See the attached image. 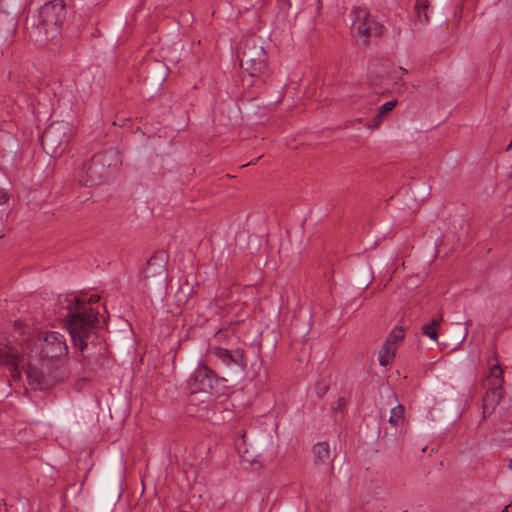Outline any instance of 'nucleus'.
Segmentation results:
<instances>
[{"mask_svg": "<svg viewBox=\"0 0 512 512\" xmlns=\"http://www.w3.org/2000/svg\"><path fill=\"white\" fill-rule=\"evenodd\" d=\"M14 341L0 338V364L6 365L13 376L24 367H32L34 360L54 359L67 354L64 336L56 331L40 333L34 338L31 329L21 320L14 323Z\"/></svg>", "mask_w": 512, "mask_h": 512, "instance_id": "obj_1", "label": "nucleus"}, {"mask_svg": "<svg viewBox=\"0 0 512 512\" xmlns=\"http://www.w3.org/2000/svg\"><path fill=\"white\" fill-rule=\"evenodd\" d=\"M100 297L80 295L59 299L64 324L71 336L72 342L81 352L95 337L97 332L98 311L92 308V304L98 302Z\"/></svg>", "mask_w": 512, "mask_h": 512, "instance_id": "obj_2", "label": "nucleus"}, {"mask_svg": "<svg viewBox=\"0 0 512 512\" xmlns=\"http://www.w3.org/2000/svg\"><path fill=\"white\" fill-rule=\"evenodd\" d=\"M66 18L65 3L63 0H51L39 10L38 21L29 29V36L36 42L43 43L55 38Z\"/></svg>", "mask_w": 512, "mask_h": 512, "instance_id": "obj_3", "label": "nucleus"}, {"mask_svg": "<svg viewBox=\"0 0 512 512\" xmlns=\"http://www.w3.org/2000/svg\"><path fill=\"white\" fill-rule=\"evenodd\" d=\"M241 67L251 77H261L267 74V53L260 37L252 35L243 41L239 55Z\"/></svg>", "mask_w": 512, "mask_h": 512, "instance_id": "obj_4", "label": "nucleus"}, {"mask_svg": "<svg viewBox=\"0 0 512 512\" xmlns=\"http://www.w3.org/2000/svg\"><path fill=\"white\" fill-rule=\"evenodd\" d=\"M73 135L74 128L70 123L53 122L43 132L41 145L47 154L56 157L65 151Z\"/></svg>", "mask_w": 512, "mask_h": 512, "instance_id": "obj_5", "label": "nucleus"}, {"mask_svg": "<svg viewBox=\"0 0 512 512\" xmlns=\"http://www.w3.org/2000/svg\"><path fill=\"white\" fill-rule=\"evenodd\" d=\"M352 14V33L362 38L364 43L368 42L371 36L382 34L383 26L373 19L366 8L357 7L352 11Z\"/></svg>", "mask_w": 512, "mask_h": 512, "instance_id": "obj_6", "label": "nucleus"}, {"mask_svg": "<svg viewBox=\"0 0 512 512\" xmlns=\"http://www.w3.org/2000/svg\"><path fill=\"white\" fill-rule=\"evenodd\" d=\"M503 371L499 364H495L490 368L489 376L486 379L489 391L483 398V414H490L495 405L499 403L501 397V388L503 384Z\"/></svg>", "mask_w": 512, "mask_h": 512, "instance_id": "obj_7", "label": "nucleus"}, {"mask_svg": "<svg viewBox=\"0 0 512 512\" xmlns=\"http://www.w3.org/2000/svg\"><path fill=\"white\" fill-rule=\"evenodd\" d=\"M188 385L191 393L205 392L212 394L216 391L217 378L215 373L206 365H199L191 374Z\"/></svg>", "mask_w": 512, "mask_h": 512, "instance_id": "obj_8", "label": "nucleus"}, {"mask_svg": "<svg viewBox=\"0 0 512 512\" xmlns=\"http://www.w3.org/2000/svg\"><path fill=\"white\" fill-rule=\"evenodd\" d=\"M108 177V172L102 166L95 165V161L91 158L82 165L78 179L80 184L94 187L105 182Z\"/></svg>", "mask_w": 512, "mask_h": 512, "instance_id": "obj_9", "label": "nucleus"}, {"mask_svg": "<svg viewBox=\"0 0 512 512\" xmlns=\"http://www.w3.org/2000/svg\"><path fill=\"white\" fill-rule=\"evenodd\" d=\"M167 262L168 255L165 251L160 250L155 252L147 261L146 268L142 272V279L145 282L150 278H157L162 281L165 280Z\"/></svg>", "mask_w": 512, "mask_h": 512, "instance_id": "obj_10", "label": "nucleus"}, {"mask_svg": "<svg viewBox=\"0 0 512 512\" xmlns=\"http://www.w3.org/2000/svg\"><path fill=\"white\" fill-rule=\"evenodd\" d=\"M214 355L227 366H238L245 368L247 366V359L243 349L237 348L233 351L217 347L214 349Z\"/></svg>", "mask_w": 512, "mask_h": 512, "instance_id": "obj_11", "label": "nucleus"}, {"mask_svg": "<svg viewBox=\"0 0 512 512\" xmlns=\"http://www.w3.org/2000/svg\"><path fill=\"white\" fill-rule=\"evenodd\" d=\"M95 165L102 166L110 175L111 169H115L122 164L120 152L115 148L105 149L92 156Z\"/></svg>", "mask_w": 512, "mask_h": 512, "instance_id": "obj_12", "label": "nucleus"}, {"mask_svg": "<svg viewBox=\"0 0 512 512\" xmlns=\"http://www.w3.org/2000/svg\"><path fill=\"white\" fill-rule=\"evenodd\" d=\"M315 464L330 465L332 463L330 446L327 442H318L313 447Z\"/></svg>", "mask_w": 512, "mask_h": 512, "instance_id": "obj_13", "label": "nucleus"}, {"mask_svg": "<svg viewBox=\"0 0 512 512\" xmlns=\"http://www.w3.org/2000/svg\"><path fill=\"white\" fill-rule=\"evenodd\" d=\"M396 353V345L391 344L390 341H385L384 345L379 351V363L381 366H387L393 360Z\"/></svg>", "mask_w": 512, "mask_h": 512, "instance_id": "obj_14", "label": "nucleus"}, {"mask_svg": "<svg viewBox=\"0 0 512 512\" xmlns=\"http://www.w3.org/2000/svg\"><path fill=\"white\" fill-rule=\"evenodd\" d=\"M440 320L432 319L428 324L423 325L422 332L428 336L431 340L436 341L438 339V328Z\"/></svg>", "mask_w": 512, "mask_h": 512, "instance_id": "obj_15", "label": "nucleus"}, {"mask_svg": "<svg viewBox=\"0 0 512 512\" xmlns=\"http://www.w3.org/2000/svg\"><path fill=\"white\" fill-rule=\"evenodd\" d=\"M404 417V406L399 404L392 408L390 411L389 423L393 426H397Z\"/></svg>", "mask_w": 512, "mask_h": 512, "instance_id": "obj_16", "label": "nucleus"}, {"mask_svg": "<svg viewBox=\"0 0 512 512\" xmlns=\"http://www.w3.org/2000/svg\"><path fill=\"white\" fill-rule=\"evenodd\" d=\"M404 338V330L402 327H395L387 337L386 341H390L391 344L396 345L397 341H401Z\"/></svg>", "mask_w": 512, "mask_h": 512, "instance_id": "obj_17", "label": "nucleus"}, {"mask_svg": "<svg viewBox=\"0 0 512 512\" xmlns=\"http://www.w3.org/2000/svg\"><path fill=\"white\" fill-rule=\"evenodd\" d=\"M397 105V100H391V101H388L386 103H384L383 105H381L379 108H378V111L380 113V116H383L385 117L390 111H392Z\"/></svg>", "mask_w": 512, "mask_h": 512, "instance_id": "obj_18", "label": "nucleus"}, {"mask_svg": "<svg viewBox=\"0 0 512 512\" xmlns=\"http://www.w3.org/2000/svg\"><path fill=\"white\" fill-rule=\"evenodd\" d=\"M429 3H430V0H417L416 1V4H415V9L417 10V12L420 14V11L423 10L424 11V17L425 19L427 20L428 19V16H427V13H426V10L428 9L429 7Z\"/></svg>", "mask_w": 512, "mask_h": 512, "instance_id": "obj_19", "label": "nucleus"}, {"mask_svg": "<svg viewBox=\"0 0 512 512\" xmlns=\"http://www.w3.org/2000/svg\"><path fill=\"white\" fill-rule=\"evenodd\" d=\"M384 117L380 116V113L377 112V114L374 116V118L367 124V127L369 129L378 128L380 124L382 123Z\"/></svg>", "mask_w": 512, "mask_h": 512, "instance_id": "obj_20", "label": "nucleus"}, {"mask_svg": "<svg viewBox=\"0 0 512 512\" xmlns=\"http://www.w3.org/2000/svg\"><path fill=\"white\" fill-rule=\"evenodd\" d=\"M328 390V384L326 382H320L316 385L315 391L319 397H323Z\"/></svg>", "mask_w": 512, "mask_h": 512, "instance_id": "obj_21", "label": "nucleus"}, {"mask_svg": "<svg viewBox=\"0 0 512 512\" xmlns=\"http://www.w3.org/2000/svg\"><path fill=\"white\" fill-rule=\"evenodd\" d=\"M88 381L87 378H81L75 383V389L77 391H81L84 384H86Z\"/></svg>", "mask_w": 512, "mask_h": 512, "instance_id": "obj_22", "label": "nucleus"}, {"mask_svg": "<svg viewBox=\"0 0 512 512\" xmlns=\"http://www.w3.org/2000/svg\"><path fill=\"white\" fill-rule=\"evenodd\" d=\"M8 200V195L3 190H0V205L6 203Z\"/></svg>", "mask_w": 512, "mask_h": 512, "instance_id": "obj_23", "label": "nucleus"}, {"mask_svg": "<svg viewBox=\"0 0 512 512\" xmlns=\"http://www.w3.org/2000/svg\"><path fill=\"white\" fill-rule=\"evenodd\" d=\"M369 79H370V82H371L372 85L377 86L379 84L377 76L373 77L372 75H370Z\"/></svg>", "mask_w": 512, "mask_h": 512, "instance_id": "obj_24", "label": "nucleus"}, {"mask_svg": "<svg viewBox=\"0 0 512 512\" xmlns=\"http://www.w3.org/2000/svg\"><path fill=\"white\" fill-rule=\"evenodd\" d=\"M345 405V399L344 398H339L338 400V406L335 407L334 409H340L342 406Z\"/></svg>", "mask_w": 512, "mask_h": 512, "instance_id": "obj_25", "label": "nucleus"}, {"mask_svg": "<svg viewBox=\"0 0 512 512\" xmlns=\"http://www.w3.org/2000/svg\"><path fill=\"white\" fill-rule=\"evenodd\" d=\"M400 70H401L403 73H407V70H406L405 68L400 67Z\"/></svg>", "mask_w": 512, "mask_h": 512, "instance_id": "obj_26", "label": "nucleus"}, {"mask_svg": "<svg viewBox=\"0 0 512 512\" xmlns=\"http://www.w3.org/2000/svg\"><path fill=\"white\" fill-rule=\"evenodd\" d=\"M502 512H508V506H506V507L502 510Z\"/></svg>", "mask_w": 512, "mask_h": 512, "instance_id": "obj_27", "label": "nucleus"}, {"mask_svg": "<svg viewBox=\"0 0 512 512\" xmlns=\"http://www.w3.org/2000/svg\"><path fill=\"white\" fill-rule=\"evenodd\" d=\"M512 147V142L508 145L507 150H509Z\"/></svg>", "mask_w": 512, "mask_h": 512, "instance_id": "obj_28", "label": "nucleus"}, {"mask_svg": "<svg viewBox=\"0 0 512 512\" xmlns=\"http://www.w3.org/2000/svg\"><path fill=\"white\" fill-rule=\"evenodd\" d=\"M509 468L512 470V460L509 463Z\"/></svg>", "mask_w": 512, "mask_h": 512, "instance_id": "obj_29", "label": "nucleus"}, {"mask_svg": "<svg viewBox=\"0 0 512 512\" xmlns=\"http://www.w3.org/2000/svg\"><path fill=\"white\" fill-rule=\"evenodd\" d=\"M0 503H2L3 505H5L4 499H0Z\"/></svg>", "mask_w": 512, "mask_h": 512, "instance_id": "obj_30", "label": "nucleus"}, {"mask_svg": "<svg viewBox=\"0 0 512 512\" xmlns=\"http://www.w3.org/2000/svg\"><path fill=\"white\" fill-rule=\"evenodd\" d=\"M4 235L3 234H0V238H2Z\"/></svg>", "mask_w": 512, "mask_h": 512, "instance_id": "obj_31", "label": "nucleus"}]
</instances>
